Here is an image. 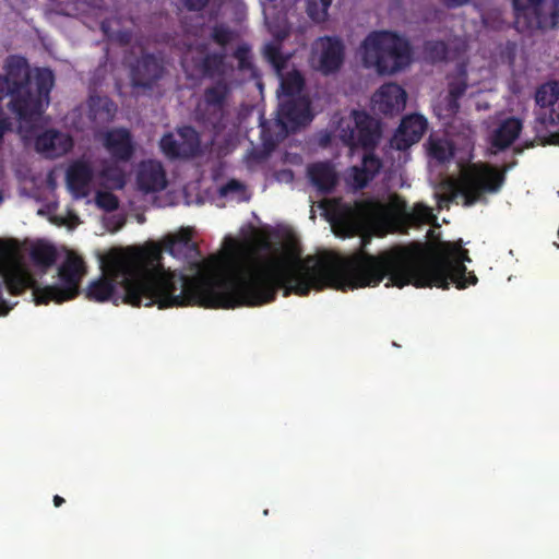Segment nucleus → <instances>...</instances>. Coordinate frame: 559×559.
Listing matches in <instances>:
<instances>
[{"label": "nucleus", "instance_id": "f257e3e1", "mask_svg": "<svg viewBox=\"0 0 559 559\" xmlns=\"http://www.w3.org/2000/svg\"><path fill=\"white\" fill-rule=\"evenodd\" d=\"M370 237L364 236L360 247L346 258L335 261L328 257L317 261V273L321 277V290L331 287L340 290L377 287L384 278L386 286L403 288L438 287L449 289L450 283L464 289L475 285L474 273L466 276L465 261L469 262L468 251L462 241L441 242L439 249L427 254L425 246L414 242L408 246H393L377 254L366 250Z\"/></svg>", "mask_w": 559, "mask_h": 559}, {"label": "nucleus", "instance_id": "f03ea898", "mask_svg": "<svg viewBox=\"0 0 559 559\" xmlns=\"http://www.w3.org/2000/svg\"><path fill=\"white\" fill-rule=\"evenodd\" d=\"M160 259V249H136L130 253L110 257L103 266V274L92 281L85 292L91 301L123 302L132 307L159 309L183 307L191 300L206 306H233L219 288L230 281L214 283L205 277L188 278L183 274H165L155 267Z\"/></svg>", "mask_w": 559, "mask_h": 559}, {"label": "nucleus", "instance_id": "7ed1b4c3", "mask_svg": "<svg viewBox=\"0 0 559 559\" xmlns=\"http://www.w3.org/2000/svg\"><path fill=\"white\" fill-rule=\"evenodd\" d=\"M154 246L152 245L150 248ZM156 246L160 249V253L164 250L175 258L187 257L192 252L200 254L198 245L192 242L191 233L188 229H182L178 235L166 238L163 249L158 245ZM319 260H322V257L308 255L302 261H292L283 257L252 254L245 263L238 264L231 275H195V277H205L214 283L233 282L225 285L224 288H219L218 293L226 295L233 306H206L197 300H191L186 306L198 305L214 309L259 307L274 301L281 289L284 290L285 297L292 294L307 296L311 289L321 290V277L317 273V261ZM155 267H162L165 274H183L188 278H194L182 271L165 270L160 261Z\"/></svg>", "mask_w": 559, "mask_h": 559}, {"label": "nucleus", "instance_id": "20e7f679", "mask_svg": "<svg viewBox=\"0 0 559 559\" xmlns=\"http://www.w3.org/2000/svg\"><path fill=\"white\" fill-rule=\"evenodd\" d=\"M319 206L337 235L352 237L367 230L386 233L403 221L413 224H428L435 218L431 209L415 204L408 211L407 203L393 194L388 203L374 198L346 202L342 198L324 199Z\"/></svg>", "mask_w": 559, "mask_h": 559}, {"label": "nucleus", "instance_id": "39448f33", "mask_svg": "<svg viewBox=\"0 0 559 559\" xmlns=\"http://www.w3.org/2000/svg\"><path fill=\"white\" fill-rule=\"evenodd\" d=\"M12 257V247L7 242H0V317H5L13 308V305L3 298L4 287L13 296H20L26 289H32L36 305H48L51 301L62 304L80 295V285L86 274V265L76 253L68 252L58 267L59 284L44 287H40L27 271L11 266Z\"/></svg>", "mask_w": 559, "mask_h": 559}, {"label": "nucleus", "instance_id": "423d86ee", "mask_svg": "<svg viewBox=\"0 0 559 559\" xmlns=\"http://www.w3.org/2000/svg\"><path fill=\"white\" fill-rule=\"evenodd\" d=\"M5 73L0 74V102L8 98L5 107L20 122L31 127L38 121L48 106L50 92L55 84L51 70L40 69L34 80L25 58L10 56L4 66Z\"/></svg>", "mask_w": 559, "mask_h": 559}, {"label": "nucleus", "instance_id": "0eeeda50", "mask_svg": "<svg viewBox=\"0 0 559 559\" xmlns=\"http://www.w3.org/2000/svg\"><path fill=\"white\" fill-rule=\"evenodd\" d=\"M341 142L349 148L367 151L360 166L350 168L352 185L355 189L366 188L381 171L383 164L373 150L381 138L379 121L364 110H353L348 118H341L336 128Z\"/></svg>", "mask_w": 559, "mask_h": 559}, {"label": "nucleus", "instance_id": "6e6552de", "mask_svg": "<svg viewBox=\"0 0 559 559\" xmlns=\"http://www.w3.org/2000/svg\"><path fill=\"white\" fill-rule=\"evenodd\" d=\"M412 60L408 40L390 31L369 34L362 41V61L379 74H393L405 69Z\"/></svg>", "mask_w": 559, "mask_h": 559}, {"label": "nucleus", "instance_id": "1a4fd4ad", "mask_svg": "<svg viewBox=\"0 0 559 559\" xmlns=\"http://www.w3.org/2000/svg\"><path fill=\"white\" fill-rule=\"evenodd\" d=\"M504 169L488 163H471L462 169L459 181L452 192V198L461 194L463 205L472 206L481 201L486 193H497L506 181Z\"/></svg>", "mask_w": 559, "mask_h": 559}, {"label": "nucleus", "instance_id": "9d476101", "mask_svg": "<svg viewBox=\"0 0 559 559\" xmlns=\"http://www.w3.org/2000/svg\"><path fill=\"white\" fill-rule=\"evenodd\" d=\"M519 32L555 28L559 24V0H512Z\"/></svg>", "mask_w": 559, "mask_h": 559}, {"label": "nucleus", "instance_id": "9b49d317", "mask_svg": "<svg viewBox=\"0 0 559 559\" xmlns=\"http://www.w3.org/2000/svg\"><path fill=\"white\" fill-rule=\"evenodd\" d=\"M345 59V45L336 36H321L312 45V60L316 69L324 75L334 74L342 68Z\"/></svg>", "mask_w": 559, "mask_h": 559}, {"label": "nucleus", "instance_id": "f8f14e48", "mask_svg": "<svg viewBox=\"0 0 559 559\" xmlns=\"http://www.w3.org/2000/svg\"><path fill=\"white\" fill-rule=\"evenodd\" d=\"M310 106L307 96L288 98L281 103L276 121L286 133L295 132L312 121L313 115Z\"/></svg>", "mask_w": 559, "mask_h": 559}, {"label": "nucleus", "instance_id": "ddd939ff", "mask_svg": "<svg viewBox=\"0 0 559 559\" xmlns=\"http://www.w3.org/2000/svg\"><path fill=\"white\" fill-rule=\"evenodd\" d=\"M164 66L153 53H143L131 67L130 79L133 87L152 88L163 76Z\"/></svg>", "mask_w": 559, "mask_h": 559}, {"label": "nucleus", "instance_id": "4468645a", "mask_svg": "<svg viewBox=\"0 0 559 559\" xmlns=\"http://www.w3.org/2000/svg\"><path fill=\"white\" fill-rule=\"evenodd\" d=\"M427 127V119L421 115L412 114L404 117L391 140V145L397 151H406L423 138Z\"/></svg>", "mask_w": 559, "mask_h": 559}, {"label": "nucleus", "instance_id": "2eb2a0df", "mask_svg": "<svg viewBox=\"0 0 559 559\" xmlns=\"http://www.w3.org/2000/svg\"><path fill=\"white\" fill-rule=\"evenodd\" d=\"M406 97V92L402 86L396 83H386L377 91L372 100L381 114L392 116L405 108Z\"/></svg>", "mask_w": 559, "mask_h": 559}, {"label": "nucleus", "instance_id": "dca6fc26", "mask_svg": "<svg viewBox=\"0 0 559 559\" xmlns=\"http://www.w3.org/2000/svg\"><path fill=\"white\" fill-rule=\"evenodd\" d=\"M192 63L195 72L203 79H225L228 72L226 53L224 50L210 51L201 57H193Z\"/></svg>", "mask_w": 559, "mask_h": 559}, {"label": "nucleus", "instance_id": "f3484780", "mask_svg": "<svg viewBox=\"0 0 559 559\" xmlns=\"http://www.w3.org/2000/svg\"><path fill=\"white\" fill-rule=\"evenodd\" d=\"M93 177V168L86 162L76 160L69 166L66 174V181L75 199H83L90 194V186Z\"/></svg>", "mask_w": 559, "mask_h": 559}, {"label": "nucleus", "instance_id": "a211bd4d", "mask_svg": "<svg viewBox=\"0 0 559 559\" xmlns=\"http://www.w3.org/2000/svg\"><path fill=\"white\" fill-rule=\"evenodd\" d=\"M72 147V138L57 130H48L35 140L36 151L50 158L60 157L70 152Z\"/></svg>", "mask_w": 559, "mask_h": 559}, {"label": "nucleus", "instance_id": "6ab92c4d", "mask_svg": "<svg viewBox=\"0 0 559 559\" xmlns=\"http://www.w3.org/2000/svg\"><path fill=\"white\" fill-rule=\"evenodd\" d=\"M136 183L139 189L145 193L165 189L167 181L162 164L155 160L143 163L136 177Z\"/></svg>", "mask_w": 559, "mask_h": 559}, {"label": "nucleus", "instance_id": "aec40b11", "mask_svg": "<svg viewBox=\"0 0 559 559\" xmlns=\"http://www.w3.org/2000/svg\"><path fill=\"white\" fill-rule=\"evenodd\" d=\"M307 174L311 185L322 194L331 193L336 187L337 174L329 162L309 165Z\"/></svg>", "mask_w": 559, "mask_h": 559}, {"label": "nucleus", "instance_id": "412c9836", "mask_svg": "<svg viewBox=\"0 0 559 559\" xmlns=\"http://www.w3.org/2000/svg\"><path fill=\"white\" fill-rule=\"evenodd\" d=\"M105 146L111 156L118 160H129L134 152L131 133L127 129H115L107 132Z\"/></svg>", "mask_w": 559, "mask_h": 559}, {"label": "nucleus", "instance_id": "4be33fe9", "mask_svg": "<svg viewBox=\"0 0 559 559\" xmlns=\"http://www.w3.org/2000/svg\"><path fill=\"white\" fill-rule=\"evenodd\" d=\"M522 131V122L515 117L503 120L493 131L490 144L498 151L508 148L519 138Z\"/></svg>", "mask_w": 559, "mask_h": 559}, {"label": "nucleus", "instance_id": "5701e85b", "mask_svg": "<svg viewBox=\"0 0 559 559\" xmlns=\"http://www.w3.org/2000/svg\"><path fill=\"white\" fill-rule=\"evenodd\" d=\"M230 84L225 79L216 80L203 92V100L207 108L216 112H223L230 95Z\"/></svg>", "mask_w": 559, "mask_h": 559}, {"label": "nucleus", "instance_id": "b1692460", "mask_svg": "<svg viewBox=\"0 0 559 559\" xmlns=\"http://www.w3.org/2000/svg\"><path fill=\"white\" fill-rule=\"evenodd\" d=\"M57 249L55 246L47 242H36L29 250V258L32 262L44 270L52 266L57 261Z\"/></svg>", "mask_w": 559, "mask_h": 559}, {"label": "nucleus", "instance_id": "393cba45", "mask_svg": "<svg viewBox=\"0 0 559 559\" xmlns=\"http://www.w3.org/2000/svg\"><path fill=\"white\" fill-rule=\"evenodd\" d=\"M181 142L182 158L194 157L200 151V135L191 126H183L177 130Z\"/></svg>", "mask_w": 559, "mask_h": 559}, {"label": "nucleus", "instance_id": "a878e982", "mask_svg": "<svg viewBox=\"0 0 559 559\" xmlns=\"http://www.w3.org/2000/svg\"><path fill=\"white\" fill-rule=\"evenodd\" d=\"M305 86V79L298 70H293L281 79V94L287 98H296L300 96V92Z\"/></svg>", "mask_w": 559, "mask_h": 559}, {"label": "nucleus", "instance_id": "bb28decb", "mask_svg": "<svg viewBox=\"0 0 559 559\" xmlns=\"http://www.w3.org/2000/svg\"><path fill=\"white\" fill-rule=\"evenodd\" d=\"M263 56L277 73H281L287 66L288 57L282 53L281 43H267L263 48Z\"/></svg>", "mask_w": 559, "mask_h": 559}, {"label": "nucleus", "instance_id": "cd10ccee", "mask_svg": "<svg viewBox=\"0 0 559 559\" xmlns=\"http://www.w3.org/2000/svg\"><path fill=\"white\" fill-rule=\"evenodd\" d=\"M211 39L222 48L228 46L237 37V33L226 24H215L212 27Z\"/></svg>", "mask_w": 559, "mask_h": 559}, {"label": "nucleus", "instance_id": "c85d7f7f", "mask_svg": "<svg viewBox=\"0 0 559 559\" xmlns=\"http://www.w3.org/2000/svg\"><path fill=\"white\" fill-rule=\"evenodd\" d=\"M159 147L163 154L170 159L182 158L181 142L171 132L162 136Z\"/></svg>", "mask_w": 559, "mask_h": 559}, {"label": "nucleus", "instance_id": "c756f323", "mask_svg": "<svg viewBox=\"0 0 559 559\" xmlns=\"http://www.w3.org/2000/svg\"><path fill=\"white\" fill-rule=\"evenodd\" d=\"M331 2L332 0H306L309 17L314 22L325 21Z\"/></svg>", "mask_w": 559, "mask_h": 559}, {"label": "nucleus", "instance_id": "7c9ffc66", "mask_svg": "<svg viewBox=\"0 0 559 559\" xmlns=\"http://www.w3.org/2000/svg\"><path fill=\"white\" fill-rule=\"evenodd\" d=\"M233 57L238 61V69L241 71L253 68L251 47L247 43L240 44L233 52Z\"/></svg>", "mask_w": 559, "mask_h": 559}, {"label": "nucleus", "instance_id": "2f4dec72", "mask_svg": "<svg viewBox=\"0 0 559 559\" xmlns=\"http://www.w3.org/2000/svg\"><path fill=\"white\" fill-rule=\"evenodd\" d=\"M425 51L433 61H444L448 58V46L442 40L427 41Z\"/></svg>", "mask_w": 559, "mask_h": 559}, {"label": "nucleus", "instance_id": "473e14b6", "mask_svg": "<svg viewBox=\"0 0 559 559\" xmlns=\"http://www.w3.org/2000/svg\"><path fill=\"white\" fill-rule=\"evenodd\" d=\"M430 155L437 160L444 163L452 158L453 151L448 143L437 140L430 143Z\"/></svg>", "mask_w": 559, "mask_h": 559}, {"label": "nucleus", "instance_id": "72a5a7b5", "mask_svg": "<svg viewBox=\"0 0 559 559\" xmlns=\"http://www.w3.org/2000/svg\"><path fill=\"white\" fill-rule=\"evenodd\" d=\"M96 203L100 209L107 212L116 211L119 207L118 198L112 192L108 191L98 192Z\"/></svg>", "mask_w": 559, "mask_h": 559}, {"label": "nucleus", "instance_id": "f704fd0d", "mask_svg": "<svg viewBox=\"0 0 559 559\" xmlns=\"http://www.w3.org/2000/svg\"><path fill=\"white\" fill-rule=\"evenodd\" d=\"M467 84L465 81L451 82L449 84V96L451 108H459L457 100L465 94Z\"/></svg>", "mask_w": 559, "mask_h": 559}, {"label": "nucleus", "instance_id": "c9c22d12", "mask_svg": "<svg viewBox=\"0 0 559 559\" xmlns=\"http://www.w3.org/2000/svg\"><path fill=\"white\" fill-rule=\"evenodd\" d=\"M245 191L246 187L243 183L236 179H230L219 188L218 193L221 197L226 198L236 193H245Z\"/></svg>", "mask_w": 559, "mask_h": 559}, {"label": "nucleus", "instance_id": "e433bc0d", "mask_svg": "<svg viewBox=\"0 0 559 559\" xmlns=\"http://www.w3.org/2000/svg\"><path fill=\"white\" fill-rule=\"evenodd\" d=\"M518 52V45L515 41L508 40L501 51V57L506 59L509 64H513Z\"/></svg>", "mask_w": 559, "mask_h": 559}, {"label": "nucleus", "instance_id": "4c0bfd02", "mask_svg": "<svg viewBox=\"0 0 559 559\" xmlns=\"http://www.w3.org/2000/svg\"><path fill=\"white\" fill-rule=\"evenodd\" d=\"M188 11H202L210 0H178Z\"/></svg>", "mask_w": 559, "mask_h": 559}, {"label": "nucleus", "instance_id": "58836bf2", "mask_svg": "<svg viewBox=\"0 0 559 559\" xmlns=\"http://www.w3.org/2000/svg\"><path fill=\"white\" fill-rule=\"evenodd\" d=\"M131 33L129 31H122V32H118L117 35H116V40L120 44V45H129L130 41H131Z\"/></svg>", "mask_w": 559, "mask_h": 559}, {"label": "nucleus", "instance_id": "ea45409f", "mask_svg": "<svg viewBox=\"0 0 559 559\" xmlns=\"http://www.w3.org/2000/svg\"><path fill=\"white\" fill-rule=\"evenodd\" d=\"M448 8H457L466 4L469 0H442Z\"/></svg>", "mask_w": 559, "mask_h": 559}, {"label": "nucleus", "instance_id": "a19ab883", "mask_svg": "<svg viewBox=\"0 0 559 559\" xmlns=\"http://www.w3.org/2000/svg\"><path fill=\"white\" fill-rule=\"evenodd\" d=\"M547 144L559 145V131L550 132L545 141Z\"/></svg>", "mask_w": 559, "mask_h": 559}, {"label": "nucleus", "instance_id": "79ce46f5", "mask_svg": "<svg viewBox=\"0 0 559 559\" xmlns=\"http://www.w3.org/2000/svg\"><path fill=\"white\" fill-rule=\"evenodd\" d=\"M288 36V31L281 29L274 34L275 40L274 43H281Z\"/></svg>", "mask_w": 559, "mask_h": 559}, {"label": "nucleus", "instance_id": "37998d69", "mask_svg": "<svg viewBox=\"0 0 559 559\" xmlns=\"http://www.w3.org/2000/svg\"><path fill=\"white\" fill-rule=\"evenodd\" d=\"M52 501H53V506L56 508H59L64 503V499L59 495L53 496Z\"/></svg>", "mask_w": 559, "mask_h": 559}, {"label": "nucleus", "instance_id": "c03bdc74", "mask_svg": "<svg viewBox=\"0 0 559 559\" xmlns=\"http://www.w3.org/2000/svg\"><path fill=\"white\" fill-rule=\"evenodd\" d=\"M102 29L104 31V33L107 34V27H106V25L104 23L102 24Z\"/></svg>", "mask_w": 559, "mask_h": 559}]
</instances>
